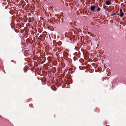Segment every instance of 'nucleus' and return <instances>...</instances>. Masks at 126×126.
<instances>
[{
  "label": "nucleus",
  "mask_w": 126,
  "mask_h": 126,
  "mask_svg": "<svg viewBox=\"0 0 126 126\" xmlns=\"http://www.w3.org/2000/svg\"><path fill=\"white\" fill-rule=\"evenodd\" d=\"M115 14V12H114L111 15V16H113Z\"/></svg>",
  "instance_id": "20e7f679"
},
{
  "label": "nucleus",
  "mask_w": 126,
  "mask_h": 126,
  "mask_svg": "<svg viewBox=\"0 0 126 126\" xmlns=\"http://www.w3.org/2000/svg\"><path fill=\"white\" fill-rule=\"evenodd\" d=\"M110 3V2L108 0H107L106 4L108 5H109Z\"/></svg>",
  "instance_id": "7ed1b4c3"
},
{
  "label": "nucleus",
  "mask_w": 126,
  "mask_h": 126,
  "mask_svg": "<svg viewBox=\"0 0 126 126\" xmlns=\"http://www.w3.org/2000/svg\"><path fill=\"white\" fill-rule=\"evenodd\" d=\"M95 8V6H92L90 7V9L91 10L93 11H94V9Z\"/></svg>",
  "instance_id": "f03ea898"
},
{
  "label": "nucleus",
  "mask_w": 126,
  "mask_h": 126,
  "mask_svg": "<svg viewBox=\"0 0 126 126\" xmlns=\"http://www.w3.org/2000/svg\"><path fill=\"white\" fill-rule=\"evenodd\" d=\"M122 9H120V16L122 17L123 16L124 13L122 12Z\"/></svg>",
  "instance_id": "f257e3e1"
},
{
  "label": "nucleus",
  "mask_w": 126,
  "mask_h": 126,
  "mask_svg": "<svg viewBox=\"0 0 126 126\" xmlns=\"http://www.w3.org/2000/svg\"><path fill=\"white\" fill-rule=\"evenodd\" d=\"M100 10V9L99 7H98V9H97V11H99Z\"/></svg>",
  "instance_id": "39448f33"
}]
</instances>
